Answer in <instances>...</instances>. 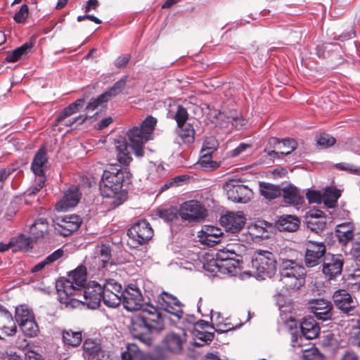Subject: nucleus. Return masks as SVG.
Instances as JSON below:
<instances>
[{
  "instance_id": "f257e3e1",
  "label": "nucleus",
  "mask_w": 360,
  "mask_h": 360,
  "mask_svg": "<svg viewBox=\"0 0 360 360\" xmlns=\"http://www.w3.org/2000/svg\"><path fill=\"white\" fill-rule=\"evenodd\" d=\"M132 174L128 169L110 167L105 169L100 182L101 195L110 200L108 202L112 208L122 204L127 198V193L122 190L124 183L129 184Z\"/></svg>"
},
{
  "instance_id": "f03ea898",
  "label": "nucleus",
  "mask_w": 360,
  "mask_h": 360,
  "mask_svg": "<svg viewBox=\"0 0 360 360\" xmlns=\"http://www.w3.org/2000/svg\"><path fill=\"white\" fill-rule=\"evenodd\" d=\"M86 281V266H79L70 273L69 279H60L56 282L58 300L65 309H72L81 307V288L84 286Z\"/></svg>"
},
{
  "instance_id": "7ed1b4c3",
  "label": "nucleus",
  "mask_w": 360,
  "mask_h": 360,
  "mask_svg": "<svg viewBox=\"0 0 360 360\" xmlns=\"http://www.w3.org/2000/svg\"><path fill=\"white\" fill-rule=\"evenodd\" d=\"M156 124L157 119L152 116H148L140 127H133L127 132V136L131 143V148L134 151L136 157L143 156V146L147 141L152 139L153 132Z\"/></svg>"
},
{
  "instance_id": "20e7f679",
  "label": "nucleus",
  "mask_w": 360,
  "mask_h": 360,
  "mask_svg": "<svg viewBox=\"0 0 360 360\" xmlns=\"http://www.w3.org/2000/svg\"><path fill=\"white\" fill-rule=\"evenodd\" d=\"M252 273L258 278H271L276 271V260L271 252L257 250L252 259Z\"/></svg>"
},
{
  "instance_id": "39448f33",
  "label": "nucleus",
  "mask_w": 360,
  "mask_h": 360,
  "mask_svg": "<svg viewBox=\"0 0 360 360\" xmlns=\"http://www.w3.org/2000/svg\"><path fill=\"white\" fill-rule=\"evenodd\" d=\"M179 214L184 221H200L206 217L207 210L199 201L191 200L180 205Z\"/></svg>"
},
{
  "instance_id": "423d86ee",
  "label": "nucleus",
  "mask_w": 360,
  "mask_h": 360,
  "mask_svg": "<svg viewBox=\"0 0 360 360\" xmlns=\"http://www.w3.org/2000/svg\"><path fill=\"white\" fill-rule=\"evenodd\" d=\"M103 302L108 307L115 308L119 306L122 300V285L115 280H105L101 285Z\"/></svg>"
},
{
  "instance_id": "0eeeda50",
  "label": "nucleus",
  "mask_w": 360,
  "mask_h": 360,
  "mask_svg": "<svg viewBox=\"0 0 360 360\" xmlns=\"http://www.w3.org/2000/svg\"><path fill=\"white\" fill-rule=\"evenodd\" d=\"M122 304L129 311L141 310L146 304L140 289L130 284L122 294Z\"/></svg>"
},
{
  "instance_id": "6e6552de",
  "label": "nucleus",
  "mask_w": 360,
  "mask_h": 360,
  "mask_svg": "<svg viewBox=\"0 0 360 360\" xmlns=\"http://www.w3.org/2000/svg\"><path fill=\"white\" fill-rule=\"evenodd\" d=\"M224 189L226 192L228 198L233 202H246L252 195V192L247 186L240 184L235 180L227 181Z\"/></svg>"
},
{
  "instance_id": "1a4fd4ad",
  "label": "nucleus",
  "mask_w": 360,
  "mask_h": 360,
  "mask_svg": "<svg viewBox=\"0 0 360 360\" xmlns=\"http://www.w3.org/2000/svg\"><path fill=\"white\" fill-rule=\"evenodd\" d=\"M139 314L149 328L153 331H161L165 328V320L160 310L151 304L146 302L145 307Z\"/></svg>"
},
{
  "instance_id": "9d476101",
  "label": "nucleus",
  "mask_w": 360,
  "mask_h": 360,
  "mask_svg": "<svg viewBox=\"0 0 360 360\" xmlns=\"http://www.w3.org/2000/svg\"><path fill=\"white\" fill-rule=\"evenodd\" d=\"M82 223V219L79 215H65L57 219L54 224V229L58 234L63 236H69L79 229Z\"/></svg>"
},
{
  "instance_id": "9b49d317",
  "label": "nucleus",
  "mask_w": 360,
  "mask_h": 360,
  "mask_svg": "<svg viewBox=\"0 0 360 360\" xmlns=\"http://www.w3.org/2000/svg\"><path fill=\"white\" fill-rule=\"evenodd\" d=\"M82 295L84 301L82 300L81 306L86 304L90 309L98 308L103 300L101 285L96 281L89 282L84 290H82Z\"/></svg>"
},
{
  "instance_id": "f8f14e48",
  "label": "nucleus",
  "mask_w": 360,
  "mask_h": 360,
  "mask_svg": "<svg viewBox=\"0 0 360 360\" xmlns=\"http://www.w3.org/2000/svg\"><path fill=\"white\" fill-rule=\"evenodd\" d=\"M128 236L138 244L142 245L152 238L153 230L146 220H139L128 230Z\"/></svg>"
},
{
  "instance_id": "ddd939ff",
  "label": "nucleus",
  "mask_w": 360,
  "mask_h": 360,
  "mask_svg": "<svg viewBox=\"0 0 360 360\" xmlns=\"http://www.w3.org/2000/svg\"><path fill=\"white\" fill-rule=\"evenodd\" d=\"M304 262L307 267H314L321 263L326 254V248L323 243L309 240L306 244Z\"/></svg>"
},
{
  "instance_id": "4468645a",
  "label": "nucleus",
  "mask_w": 360,
  "mask_h": 360,
  "mask_svg": "<svg viewBox=\"0 0 360 360\" xmlns=\"http://www.w3.org/2000/svg\"><path fill=\"white\" fill-rule=\"evenodd\" d=\"M157 302L160 308L180 319L183 315L182 305L174 295L163 292L158 297Z\"/></svg>"
},
{
  "instance_id": "2eb2a0df",
  "label": "nucleus",
  "mask_w": 360,
  "mask_h": 360,
  "mask_svg": "<svg viewBox=\"0 0 360 360\" xmlns=\"http://www.w3.org/2000/svg\"><path fill=\"white\" fill-rule=\"evenodd\" d=\"M246 218L243 212H228L220 218V224L227 231L238 233L245 224Z\"/></svg>"
},
{
  "instance_id": "dca6fc26",
  "label": "nucleus",
  "mask_w": 360,
  "mask_h": 360,
  "mask_svg": "<svg viewBox=\"0 0 360 360\" xmlns=\"http://www.w3.org/2000/svg\"><path fill=\"white\" fill-rule=\"evenodd\" d=\"M344 261L340 255H328L323 260V273L330 280L340 275L342 271Z\"/></svg>"
},
{
  "instance_id": "f3484780",
  "label": "nucleus",
  "mask_w": 360,
  "mask_h": 360,
  "mask_svg": "<svg viewBox=\"0 0 360 360\" xmlns=\"http://www.w3.org/2000/svg\"><path fill=\"white\" fill-rule=\"evenodd\" d=\"M153 332L140 314L136 316L131 321V333L141 342L149 344V334Z\"/></svg>"
},
{
  "instance_id": "a211bd4d",
  "label": "nucleus",
  "mask_w": 360,
  "mask_h": 360,
  "mask_svg": "<svg viewBox=\"0 0 360 360\" xmlns=\"http://www.w3.org/2000/svg\"><path fill=\"white\" fill-rule=\"evenodd\" d=\"M82 196V193L77 187L70 188L63 197L56 204V209L58 212H65L75 207Z\"/></svg>"
},
{
  "instance_id": "6ab92c4d",
  "label": "nucleus",
  "mask_w": 360,
  "mask_h": 360,
  "mask_svg": "<svg viewBox=\"0 0 360 360\" xmlns=\"http://www.w3.org/2000/svg\"><path fill=\"white\" fill-rule=\"evenodd\" d=\"M305 219L307 228L315 233L321 232L326 228V217L321 210H309L306 213Z\"/></svg>"
},
{
  "instance_id": "aec40b11",
  "label": "nucleus",
  "mask_w": 360,
  "mask_h": 360,
  "mask_svg": "<svg viewBox=\"0 0 360 360\" xmlns=\"http://www.w3.org/2000/svg\"><path fill=\"white\" fill-rule=\"evenodd\" d=\"M335 306L342 312L349 314L355 308V302L346 290H338L333 295Z\"/></svg>"
},
{
  "instance_id": "412c9836",
  "label": "nucleus",
  "mask_w": 360,
  "mask_h": 360,
  "mask_svg": "<svg viewBox=\"0 0 360 360\" xmlns=\"http://www.w3.org/2000/svg\"><path fill=\"white\" fill-rule=\"evenodd\" d=\"M310 309L319 320L326 321L332 317V304L323 299L315 300L311 302Z\"/></svg>"
},
{
  "instance_id": "4be33fe9",
  "label": "nucleus",
  "mask_w": 360,
  "mask_h": 360,
  "mask_svg": "<svg viewBox=\"0 0 360 360\" xmlns=\"http://www.w3.org/2000/svg\"><path fill=\"white\" fill-rule=\"evenodd\" d=\"M15 330L16 326L12 314L0 305V339L4 336L13 335Z\"/></svg>"
},
{
  "instance_id": "5701e85b",
  "label": "nucleus",
  "mask_w": 360,
  "mask_h": 360,
  "mask_svg": "<svg viewBox=\"0 0 360 360\" xmlns=\"http://www.w3.org/2000/svg\"><path fill=\"white\" fill-rule=\"evenodd\" d=\"M306 270L304 267L297 263L295 260L291 259H283L281 268H280V274L281 276H295L301 277L306 276Z\"/></svg>"
},
{
  "instance_id": "b1692460",
  "label": "nucleus",
  "mask_w": 360,
  "mask_h": 360,
  "mask_svg": "<svg viewBox=\"0 0 360 360\" xmlns=\"http://www.w3.org/2000/svg\"><path fill=\"white\" fill-rule=\"evenodd\" d=\"M84 354L88 360H108V355L101 349L100 344L86 340L83 344Z\"/></svg>"
},
{
  "instance_id": "393cba45",
  "label": "nucleus",
  "mask_w": 360,
  "mask_h": 360,
  "mask_svg": "<svg viewBox=\"0 0 360 360\" xmlns=\"http://www.w3.org/2000/svg\"><path fill=\"white\" fill-rule=\"evenodd\" d=\"M129 143L124 138L115 141V153L117 161L123 166H129L133 158L130 154Z\"/></svg>"
},
{
  "instance_id": "a878e982",
  "label": "nucleus",
  "mask_w": 360,
  "mask_h": 360,
  "mask_svg": "<svg viewBox=\"0 0 360 360\" xmlns=\"http://www.w3.org/2000/svg\"><path fill=\"white\" fill-rule=\"evenodd\" d=\"M211 269L207 270L211 272H219L224 274L235 276L238 273L240 259L234 258L229 261L219 262V264H209Z\"/></svg>"
},
{
  "instance_id": "bb28decb",
  "label": "nucleus",
  "mask_w": 360,
  "mask_h": 360,
  "mask_svg": "<svg viewBox=\"0 0 360 360\" xmlns=\"http://www.w3.org/2000/svg\"><path fill=\"white\" fill-rule=\"evenodd\" d=\"M47 164L48 156L46 149L42 147L35 153L31 164V169L36 176H44Z\"/></svg>"
},
{
  "instance_id": "cd10ccee",
  "label": "nucleus",
  "mask_w": 360,
  "mask_h": 360,
  "mask_svg": "<svg viewBox=\"0 0 360 360\" xmlns=\"http://www.w3.org/2000/svg\"><path fill=\"white\" fill-rule=\"evenodd\" d=\"M186 340L185 333H182L181 335L170 333L165 336L164 343L169 352L179 354L182 351Z\"/></svg>"
},
{
  "instance_id": "c85d7f7f",
  "label": "nucleus",
  "mask_w": 360,
  "mask_h": 360,
  "mask_svg": "<svg viewBox=\"0 0 360 360\" xmlns=\"http://www.w3.org/2000/svg\"><path fill=\"white\" fill-rule=\"evenodd\" d=\"M281 191V195H282L283 201L285 203L298 205L304 202V198L300 190L294 185L289 184L283 187Z\"/></svg>"
},
{
  "instance_id": "c756f323",
  "label": "nucleus",
  "mask_w": 360,
  "mask_h": 360,
  "mask_svg": "<svg viewBox=\"0 0 360 360\" xmlns=\"http://www.w3.org/2000/svg\"><path fill=\"white\" fill-rule=\"evenodd\" d=\"M272 141L274 143H277V149L278 151H276L274 150H268V155L274 158L278 157V154L281 155H289L293 150H295L297 146V142L292 139H283L282 141H278L276 138H273Z\"/></svg>"
},
{
  "instance_id": "7c9ffc66",
  "label": "nucleus",
  "mask_w": 360,
  "mask_h": 360,
  "mask_svg": "<svg viewBox=\"0 0 360 360\" xmlns=\"http://www.w3.org/2000/svg\"><path fill=\"white\" fill-rule=\"evenodd\" d=\"M111 255L110 250L105 245H102L100 249V253L98 256L91 259V261H86L87 263L95 264L98 270L108 269L112 267L113 264L110 262Z\"/></svg>"
},
{
  "instance_id": "2f4dec72",
  "label": "nucleus",
  "mask_w": 360,
  "mask_h": 360,
  "mask_svg": "<svg viewBox=\"0 0 360 360\" xmlns=\"http://www.w3.org/2000/svg\"><path fill=\"white\" fill-rule=\"evenodd\" d=\"M302 335L308 340H313L318 337L320 328L312 317H305L301 323Z\"/></svg>"
},
{
  "instance_id": "473e14b6",
  "label": "nucleus",
  "mask_w": 360,
  "mask_h": 360,
  "mask_svg": "<svg viewBox=\"0 0 360 360\" xmlns=\"http://www.w3.org/2000/svg\"><path fill=\"white\" fill-rule=\"evenodd\" d=\"M85 103L84 98H79L76 100L74 103L70 104L68 106L65 108L62 112L57 116L54 121V126H58L61 124L66 118L70 117L73 114L76 113L81 109Z\"/></svg>"
},
{
  "instance_id": "72a5a7b5",
  "label": "nucleus",
  "mask_w": 360,
  "mask_h": 360,
  "mask_svg": "<svg viewBox=\"0 0 360 360\" xmlns=\"http://www.w3.org/2000/svg\"><path fill=\"white\" fill-rule=\"evenodd\" d=\"M300 220L292 215L281 216L276 222L277 228L281 231H295L299 228Z\"/></svg>"
},
{
  "instance_id": "f704fd0d",
  "label": "nucleus",
  "mask_w": 360,
  "mask_h": 360,
  "mask_svg": "<svg viewBox=\"0 0 360 360\" xmlns=\"http://www.w3.org/2000/svg\"><path fill=\"white\" fill-rule=\"evenodd\" d=\"M30 233L35 239H40L49 235V222L46 218L37 219L30 226Z\"/></svg>"
},
{
  "instance_id": "c9c22d12",
  "label": "nucleus",
  "mask_w": 360,
  "mask_h": 360,
  "mask_svg": "<svg viewBox=\"0 0 360 360\" xmlns=\"http://www.w3.org/2000/svg\"><path fill=\"white\" fill-rule=\"evenodd\" d=\"M281 282L283 284V288L286 291H295L299 290L305 283V276L294 277L289 275V276H281Z\"/></svg>"
},
{
  "instance_id": "e433bc0d",
  "label": "nucleus",
  "mask_w": 360,
  "mask_h": 360,
  "mask_svg": "<svg viewBox=\"0 0 360 360\" xmlns=\"http://www.w3.org/2000/svg\"><path fill=\"white\" fill-rule=\"evenodd\" d=\"M259 191L260 194L268 200L275 199L281 194V191L278 186L266 182L259 184Z\"/></svg>"
},
{
  "instance_id": "4c0bfd02",
  "label": "nucleus",
  "mask_w": 360,
  "mask_h": 360,
  "mask_svg": "<svg viewBox=\"0 0 360 360\" xmlns=\"http://www.w3.org/2000/svg\"><path fill=\"white\" fill-rule=\"evenodd\" d=\"M340 195V191L337 188H326L323 193L322 201L328 207H335Z\"/></svg>"
},
{
  "instance_id": "58836bf2",
  "label": "nucleus",
  "mask_w": 360,
  "mask_h": 360,
  "mask_svg": "<svg viewBox=\"0 0 360 360\" xmlns=\"http://www.w3.org/2000/svg\"><path fill=\"white\" fill-rule=\"evenodd\" d=\"M32 43H25L21 46L15 49L11 52H9L6 57V61L8 63H15L20 60L21 57L27 54L32 48Z\"/></svg>"
},
{
  "instance_id": "ea45409f",
  "label": "nucleus",
  "mask_w": 360,
  "mask_h": 360,
  "mask_svg": "<svg viewBox=\"0 0 360 360\" xmlns=\"http://www.w3.org/2000/svg\"><path fill=\"white\" fill-rule=\"evenodd\" d=\"M177 127L179 129L178 134L185 143H191L194 141L195 131L192 124L186 123Z\"/></svg>"
},
{
  "instance_id": "a19ab883",
  "label": "nucleus",
  "mask_w": 360,
  "mask_h": 360,
  "mask_svg": "<svg viewBox=\"0 0 360 360\" xmlns=\"http://www.w3.org/2000/svg\"><path fill=\"white\" fill-rule=\"evenodd\" d=\"M64 251L62 249H58L53 253L47 256L43 261L37 264L32 269V272L36 273L42 270L46 265L50 264L62 257Z\"/></svg>"
},
{
  "instance_id": "79ce46f5",
  "label": "nucleus",
  "mask_w": 360,
  "mask_h": 360,
  "mask_svg": "<svg viewBox=\"0 0 360 360\" xmlns=\"http://www.w3.org/2000/svg\"><path fill=\"white\" fill-rule=\"evenodd\" d=\"M63 340L67 345L72 347L78 346L82 340V333L80 331L65 330L63 332Z\"/></svg>"
},
{
  "instance_id": "37998d69",
  "label": "nucleus",
  "mask_w": 360,
  "mask_h": 360,
  "mask_svg": "<svg viewBox=\"0 0 360 360\" xmlns=\"http://www.w3.org/2000/svg\"><path fill=\"white\" fill-rule=\"evenodd\" d=\"M33 318H34L33 313L27 305L22 304L16 307L15 319L19 325Z\"/></svg>"
},
{
  "instance_id": "c03bdc74",
  "label": "nucleus",
  "mask_w": 360,
  "mask_h": 360,
  "mask_svg": "<svg viewBox=\"0 0 360 360\" xmlns=\"http://www.w3.org/2000/svg\"><path fill=\"white\" fill-rule=\"evenodd\" d=\"M13 252L28 251L30 248V238L23 235L12 238Z\"/></svg>"
},
{
  "instance_id": "a18cd8bd",
  "label": "nucleus",
  "mask_w": 360,
  "mask_h": 360,
  "mask_svg": "<svg viewBox=\"0 0 360 360\" xmlns=\"http://www.w3.org/2000/svg\"><path fill=\"white\" fill-rule=\"evenodd\" d=\"M141 357L142 354L138 346L134 343H129L127 351L122 354V360H139Z\"/></svg>"
},
{
  "instance_id": "49530a36",
  "label": "nucleus",
  "mask_w": 360,
  "mask_h": 360,
  "mask_svg": "<svg viewBox=\"0 0 360 360\" xmlns=\"http://www.w3.org/2000/svg\"><path fill=\"white\" fill-rule=\"evenodd\" d=\"M19 326L25 335L27 337L37 336L39 333V327L34 318L21 323Z\"/></svg>"
},
{
  "instance_id": "de8ad7c7",
  "label": "nucleus",
  "mask_w": 360,
  "mask_h": 360,
  "mask_svg": "<svg viewBox=\"0 0 360 360\" xmlns=\"http://www.w3.org/2000/svg\"><path fill=\"white\" fill-rule=\"evenodd\" d=\"M240 257L233 250L229 249L219 250L216 254V258L214 260L210 262V264H219L221 262H227L234 258Z\"/></svg>"
},
{
  "instance_id": "09e8293b",
  "label": "nucleus",
  "mask_w": 360,
  "mask_h": 360,
  "mask_svg": "<svg viewBox=\"0 0 360 360\" xmlns=\"http://www.w3.org/2000/svg\"><path fill=\"white\" fill-rule=\"evenodd\" d=\"M212 324L215 331L220 333H226L235 328V326L228 319L224 322L220 320L219 316Z\"/></svg>"
},
{
  "instance_id": "8fccbe9b",
  "label": "nucleus",
  "mask_w": 360,
  "mask_h": 360,
  "mask_svg": "<svg viewBox=\"0 0 360 360\" xmlns=\"http://www.w3.org/2000/svg\"><path fill=\"white\" fill-rule=\"evenodd\" d=\"M335 139L327 134H321L316 138V144L321 148H327L335 143Z\"/></svg>"
},
{
  "instance_id": "3c124183",
  "label": "nucleus",
  "mask_w": 360,
  "mask_h": 360,
  "mask_svg": "<svg viewBox=\"0 0 360 360\" xmlns=\"http://www.w3.org/2000/svg\"><path fill=\"white\" fill-rule=\"evenodd\" d=\"M198 164L201 168L207 171H211L219 167V164L212 160V156L201 155Z\"/></svg>"
},
{
  "instance_id": "603ef678",
  "label": "nucleus",
  "mask_w": 360,
  "mask_h": 360,
  "mask_svg": "<svg viewBox=\"0 0 360 360\" xmlns=\"http://www.w3.org/2000/svg\"><path fill=\"white\" fill-rule=\"evenodd\" d=\"M188 112L187 110L182 105L177 106L176 112L174 115V120L176 122L177 126L183 125L186 123L188 119Z\"/></svg>"
},
{
  "instance_id": "864d4df0",
  "label": "nucleus",
  "mask_w": 360,
  "mask_h": 360,
  "mask_svg": "<svg viewBox=\"0 0 360 360\" xmlns=\"http://www.w3.org/2000/svg\"><path fill=\"white\" fill-rule=\"evenodd\" d=\"M179 210L175 208H169L160 212V217L167 222H173L178 219Z\"/></svg>"
},
{
  "instance_id": "5fc2aeb1",
  "label": "nucleus",
  "mask_w": 360,
  "mask_h": 360,
  "mask_svg": "<svg viewBox=\"0 0 360 360\" xmlns=\"http://www.w3.org/2000/svg\"><path fill=\"white\" fill-rule=\"evenodd\" d=\"M212 236L213 238H220L222 236L221 230L213 226H206L200 231L198 235Z\"/></svg>"
},
{
  "instance_id": "6e6d98bb",
  "label": "nucleus",
  "mask_w": 360,
  "mask_h": 360,
  "mask_svg": "<svg viewBox=\"0 0 360 360\" xmlns=\"http://www.w3.org/2000/svg\"><path fill=\"white\" fill-rule=\"evenodd\" d=\"M29 15V8L27 5L23 4L20 6V10L16 12L13 16L15 22L23 24L26 22Z\"/></svg>"
},
{
  "instance_id": "4d7b16f0",
  "label": "nucleus",
  "mask_w": 360,
  "mask_h": 360,
  "mask_svg": "<svg viewBox=\"0 0 360 360\" xmlns=\"http://www.w3.org/2000/svg\"><path fill=\"white\" fill-rule=\"evenodd\" d=\"M346 227L345 226H340V229L337 231L338 236L340 242L346 244L349 240H352L354 236V233L352 230H345Z\"/></svg>"
},
{
  "instance_id": "13d9d810",
  "label": "nucleus",
  "mask_w": 360,
  "mask_h": 360,
  "mask_svg": "<svg viewBox=\"0 0 360 360\" xmlns=\"http://www.w3.org/2000/svg\"><path fill=\"white\" fill-rule=\"evenodd\" d=\"M140 352L142 353L141 351H140ZM142 354V357L139 360H141L142 359H143V360H166L167 359V356H166L165 353L164 352V351L162 349H160V348L156 349L152 353L147 354L144 357L143 356V354Z\"/></svg>"
},
{
  "instance_id": "bf43d9fd",
  "label": "nucleus",
  "mask_w": 360,
  "mask_h": 360,
  "mask_svg": "<svg viewBox=\"0 0 360 360\" xmlns=\"http://www.w3.org/2000/svg\"><path fill=\"white\" fill-rule=\"evenodd\" d=\"M264 224L263 221H258L255 224L250 225L248 228L250 233L255 237H262L265 232V229L262 226Z\"/></svg>"
},
{
  "instance_id": "052dcab7",
  "label": "nucleus",
  "mask_w": 360,
  "mask_h": 360,
  "mask_svg": "<svg viewBox=\"0 0 360 360\" xmlns=\"http://www.w3.org/2000/svg\"><path fill=\"white\" fill-rule=\"evenodd\" d=\"M306 198L310 204H320L322 202L323 194L320 191L309 190L306 193Z\"/></svg>"
},
{
  "instance_id": "680f3d73",
  "label": "nucleus",
  "mask_w": 360,
  "mask_h": 360,
  "mask_svg": "<svg viewBox=\"0 0 360 360\" xmlns=\"http://www.w3.org/2000/svg\"><path fill=\"white\" fill-rule=\"evenodd\" d=\"M107 103L105 97L101 98V94L98 96L96 99L90 101L86 106L85 110L87 112L94 111L98 107L103 105V103Z\"/></svg>"
},
{
  "instance_id": "e2e57ef3",
  "label": "nucleus",
  "mask_w": 360,
  "mask_h": 360,
  "mask_svg": "<svg viewBox=\"0 0 360 360\" xmlns=\"http://www.w3.org/2000/svg\"><path fill=\"white\" fill-rule=\"evenodd\" d=\"M303 357L304 360H322V356L316 348L305 351Z\"/></svg>"
},
{
  "instance_id": "0e129e2a",
  "label": "nucleus",
  "mask_w": 360,
  "mask_h": 360,
  "mask_svg": "<svg viewBox=\"0 0 360 360\" xmlns=\"http://www.w3.org/2000/svg\"><path fill=\"white\" fill-rule=\"evenodd\" d=\"M199 238V241L207 246H214L216 244L219 243L221 241L220 238H213L212 236H207L202 235H198Z\"/></svg>"
},
{
  "instance_id": "69168bd1",
  "label": "nucleus",
  "mask_w": 360,
  "mask_h": 360,
  "mask_svg": "<svg viewBox=\"0 0 360 360\" xmlns=\"http://www.w3.org/2000/svg\"><path fill=\"white\" fill-rule=\"evenodd\" d=\"M349 341L352 345L360 347V328L352 329Z\"/></svg>"
},
{
  "instance_id": "338daca9",
  "label": "nucleus",
  "mask_w": 360,
  "mask_h": 360,
  "mask_svg": "<svg viewBox=\"0 0 360 360\" xmlns=\"http://www.w3.org/2000/svg\"><path fill=\"white\" fill-rule=\"evenodd\" d=\"M131 58L129 54H124L119 56L115 61V65L118 68H122L126 66Z\"/></svg>"
},
{
  "instance_id": "774afa93",
  "label": "nucleus",
  "mask_w": 360,
  "mask_h": 360,
  "mask_svg": "<svg viewBox=\"0 0 360 360\" xmlns=\"http://www.w3.org/2000/svg\"><path fill=\"white\" fill-rule=\"evenodd\" d=\"M45 181L46 178L44 177V176H39V180L36 185L28 190V195L34 194L36 192L40 191L44 187Z\"/></svg>"
}]
</instances>
